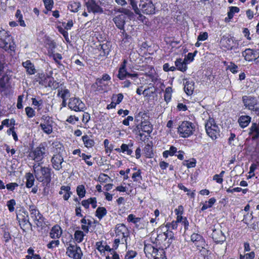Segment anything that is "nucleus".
<instances>
[{
  "label": "nucleus",
  "mask_w": 259,
  "mask_h": 259,
  "mask_svg": "<svg viewBox=\"0 0 259 259\" xmlns=\"http://www.w3.org/2000/svg\"><path fill=\"white\" fill-rule=\"evenodd\" d=\"M33 173L36 180L43 184L48 185L51 181V169L48 167H43L40 163H35L33 166Z\"/></svg>",
  "instance_id": "obj_1"
},
{
  "label": "nucleus",
  "mask_w": 259,
  "mask_h": 259,
  "mask_svg": "<svg viewBox=\"0 0 259 259\" xmlns=\"http://www.w3.org/2000/svg\"><path fill=\"white\" fill-rule=\"evenodd\" d=\"M130 5L132 6L133 9L135 13L139 15V17H142L141 14L142 12L144 14L152 15L155 13V7L153 2H148L147 3H140L139 9L137 7V2L136 0H129Z\"/></svg>",
  "instance_id": "obj_2"
},
{
  "label": "nucleus",
  "mask_w": 259,
  "mask_h": 259,
  "mask_svg": "<svg viewBox=\"0 0 259 259\" xmlns=\"http://www.w3.org/2000/svg\"><path fill=\"white\" fill-rule=\"evenodd\" d=\"M0 47L8 52L14 51L15 48L9 33L2 28H0Z\"/></svg>",
  "instance_id": "obj_3"
},
{
  "label": "nucleus",
  "mask_w": 259,
  "mask_h": 259,
  "mask_svg": "<svg viewBox=\"0 0 259 259\" xmlns=\"http://www.w3.org/2000/svg\"><path fill=\"white\" fill-rule=\"evenodd\" d=\"M195 131V126L192 122L188 121H184L178 128V132L180 137L186 138L193 135Z\"/></svg>",
  "instance_id": "obj_4"
},
{
  "label": "nucleus",
  "mask_w": 259,
  "mask_h": 259,
  "mask_svg": "<svg viewBox=\"0 0 259 259\" xmlns=\"http://www.w3.org/2000/svg\"><path fill=\"white\" fill-rule=\"evenodd\" d=\"M205 130L212 140H215L220 136V128L212 118H209L205 123Z\"/></svg>",
  "instance_id": "obj_5"
},
{
  "label": "nucleus",
  "mask_w": 259,
  "mask_h": 259,
  "mask_svg": "<svg viewBox=\"0 0 259 259\" xmlns=\"http://www.w3.org/2000/svg\"><path fill=\"white\" fill-rule=\"evenodd\" d=\"M126 63L127 61L124 59L119 68L117 77L122 80L125 79L126 77H130L134 81H136L138 78V74L137 73H130L127 72L126 68Z\"/></svg>",
  "instance_id": "obj_6"
},
{
  "label": "nucleus",
  "mask_w": 259,
  "mask_h": 259,
  "mask_svg": "<svg viewBox=\"0 0 259 259\" xmlns=\"http://www.w3.org/2000/svg\"><path fill=\"white\" fill-rule=\"evenodd\" d=\"M212 231L211 236L213 240L217 243L222 244L226 239V236L222 232L220 224H216L211 227Z\"/></svg>",
  "instance_id": "obj_7"
},
{
  "label": "nucleus",
  "mask_w": 259,
  "mask_h": 259,
  "mask_svg": "<svg viewBox=\"0 0 259 259\" xmlns=\"http://www.w3.org/2000/svg\"><path fill=\"white\" fill-rule=\"evenodd\" d=\"M46 152L45 147L40 145L38 147L32 150L29 153V156L35 162L40 163L44 158Z\"/></svg>",
  "instance_id": "obj_8"
},
{
  "label": "nucleus",
  "mask_w": 259,
  "mask_h": 259,
  "mask_svg": "<svg viewBox=\"0 0 259 259\" xmlns=\"http://www.w3.org/2000/svg\"><path fill=\"white\" fill-rule=\"evenodd\" d=\"M29 210L30 217L33 220L36 226L38 227H41L44 223V218L36 206L34 205H30Z\"/></svg>",
  "instance_id": "obj_9"
},
{
  "label": "nucleus",
  "mask_w": 259,
  "mask_h": 259,
  "mask_svg": "<svg viewBox=\"0 0 259 259\" xmlns=\"http://www.w3.org/2000/svg\"><path fill=\"white\" fill-rule=\"evenodd\" d=\"M38 82L46 88L50 87L55 89L58 87V83L54 80L53 77L49 75L45 76L43 74L39 76Z\"/></svg>",
  "instance_id": "obj_10"
},
{
  "label": "nucleus",
  "mask_w": 259,
  "mask_h": 259,
  "mask_svg": "<svg viewBox=\"0 0 259 259\" xmlns=\"http://www.w3.org/2000/svg\"><path fill=\"white\" fill-rule=\"evenodd\" d=\"M116 237L121 239V244L126 243L127 238L128 236V230L123 224H119L115 228Z\"/></svg>",
  "instance_id": "obj_11"
},
{
  "label": "nucleus",
  "mask_w": 259,
  "mask_h": 259,
  "mask_svg": "<svg viewBox=\"0 0 259 259\" xmlns=\"http://www.w3.org/2000/svg\"><path fill=\"white\" fill-rule=\"evenodd\" d=\"M68 106L71 110L75 112L83 111L85 109V105L78 98H71L69 99Z\"/></svg>",
  "instance_id": "obj_12"
},
{
  "label": "nucleus",
  "mask_w": 259,
  "mask_h": 259,
  "mask_svg": "<svg viewBox=\"0 0 259 259\" xmlns=\"http://www.w3.org/2000/svg\"><path fill=\"white\" fill-rule=\"evenodd\" d=\"M66 254L73 259H81L82 252L80 247L70 244L67 248Z\"/></svg>",
  "instance_id": "obj_13"
},
{
  "label": "nucleus",
  "mask_w": 259,
  "mask_h": 259,
  "mask_svg": "<svg viewBox=\"0 0 259 259\" xmlns=\"http://www.w3.org/2000/svg\"><path fill=\"white\" fill-rule=\"evenodd\" d=\"M85 5L89 13L101 14L103 12V9L94 0H88Z\"/></svg>",
  "instance_id": "obj_14"
},
{
  "label": "nucleus",
  "mask_w": 259,
  "mask_h": 259,
  "mask_svg": "<svg viewBox=\"0 0 259 259\" xmlns=\"http://www.w3.org/2000/svg\"><path fill=\"white\" fill-rule=\"evenodd\" d=\"M17 220L19 223L21 229L24 232L26 231L29 228H31L32 225L29 221L28 215H25L19 213L17 215Z\"/></svg>",
  "instance_id": "obj_15"
},
{
  "label": "nucleus",
  "mask_w": 259,
  "mask_h": 259,
  "mask_svg": "<svg viewBox=\"0 0 259 259\" xmlns=\"http://www.w3.org/2000/svg\"><path fill=\"white\" fill-rule=\"evenodd\" d=\"M127 221L134 224L137 228L142 229L144 228L146 224H148V222H145L141 218L136 217L135 215L130 214L128 215Z\"/></svg>",
  "instance_id": "obj_16"
},
{
  "label": "nucleus",
  "mask_w": 259,
  "mask_h": 259,
  "mask_svg": "<svg viewBox=\"0 0 259 259\" xmlns=\"http://www.w3.org/2000/svg\"><path fill=\"white\" fill-rule=\"evenodd\" d=\"M244 106L251 110H256L255 106L257 105V100L255 98L251 96H244L242 97Z\"/></svg>",
  "instance_id": "obj_17"
},
{
  "label": "nucleus",
  "mask_w": 259,
  "mask_h": 259,
  "mask_svg": "<svg viewBox=\"0 0 259 259\" xmlns=\"http://www.w3.org/2000/svg\"><path fill=\"white\" fill-rule=\"evenodd\" d=\"M93 88H96V90L99 92H107L108 89L109 82H106L97 78L96 82L93 84Z\"/></svg>",
  "instance_id": "obj_18"
},
{
  "label": "nucleus",
  "mask_w": 259,
  "mask_h": 259,
  "mask_svg": "<svg viewBox=\"0 0 259 259\" xmlns=\"http://www.w3.org/2000/svg\"><path fill=\"white\" fill-rule=\"evenodd\" d=\"M126 18V16L123 14L119 15L113 18V21L116 26L120 30H123V32L125 31L124 27Z\"/></svg>",
  "instance_id": "obj_19"
},
{
  "label": "nucleus",
  "mask_w": 259,
  "mask_h": 259,
  "mask_svg": "<svg viewBox=\"0 0 259 259\" xmlns=\"http://www.w3.org/2000/svg\"><path fill=\"white\" fill-rule=\"evenodd\" d=\"M242 56L244 57L245 60L247 61H251L258 57L255 50L250 49H247L243 51Z\"/></svg>",
  "instance_id": "obj_20"
},
{
  "label": "nucleus",
  "mask_w": 259,
  "mask_h": 259,
  "mask_svg": "<svg viewBox=\"0 0 259 259\" xmlns=\"http://www.w3.org/2000/svg\"><path fill=\"white\" fill-rule=\"evenodd\" d=\"M184 91L187 95H191L194 90V82L189 79L184 80Z\"/></svg>",
  "instance_id": "obj_21"
},
{
  "label": "nucleus",
  "mask_w": 259,
  "mask_h": 259,
  "mask_svg": "<svg viewBox=\"0 0 259 259\" xmlns=\"http://www.w3.org/2000/svg\"><path fill=\"white\" fill-rule=\"evenodd\" d=\"M63 161V157L59 154L54 155L51 159L53 167L57 170H59L62 168V163Z\"/></svg>",
  "instance_id": "obj_22"
},
{
  "label": "nucleus",
  "mask_w": 259,
  "mask_h": 259,
  "mask_svg": "<svg viewBox=\"0 0 259 259\" xmlns=\"http://www.w3.org/2000/svg\"><path fill=\"white\" fill-rule=\"evenodd\" d=\"M81 223V228L85 233L89 232V229L91 227L93 221L89 217H84L80 221Z\"/></svg>",
  "instance_id": "obj_23"
},
{
  "label": "nucleus",
  "mask_w": 259,
  "mask_h": 259,
  "mask_svg": "<svg viewBox=\"0 0 259 259\" xmlns=\"http://www.w3.org/2000/svg\"><path fill=\"white\" fill-rule=\"evenodd\" d=\"M191 240L198 246H201L202 248H203L205 241L201 235L197 233H193L191 235Z\"/></svg>",
  "instance_id": "obj_24"
},
{
  "label": "nucleus",
  "mask_w": 259,
  "mask_h": 259,
  "mask_svg": "<svg viewBox=\"0 0 259 259\" xmlns=\"http://www.w3.org/2000/svg\"><path fill=\"white\" fill-rule=\"evenodd\" d=\"M62 234L61 228L58 225H55L51 230L50 236L53 239H58Z\"/></svg>",
  "instance_id": "obj_25"
},
{
  "label": "nucleus",
  "mask_w": 259,
  "mask_h": 259,
  "mask_svg": "<svg viewBox=\"0 0 259 259\" xmlns=\"http://www.w3.org/2000/svg\"><path fill=\"white\" fill-rule=\"evenodd\" d=\"M22 65L26 69L28 74L30 75L35 74L36 70L34 66L30 60L23 62Z\"/></svg>",
  "instance_id": "obj_26"
},
{
  "label": "nucleus",
  "mask_w": 259,
  "mask_h": 259,
  "mask_svg": "<svg viewBox=\"0 0 259 259\" xmlns=\"http://www.w3.org/2000/svg\"><path fill=\"white\" fill-rule=\"evenodd\" d=\"M100 46V51H101L100 55L102 57L108 56L111 50V45L110 42H106L105 43L101 44Z\"/></svg>",
  "instance_id": "obj_27"
},
{
  "label": "nucleus",
  "mask_w": 259,
  "mask_h": 259,
  "mask_svg": "<svg viewBox=\"0 0 259 259\" xmlns=\"http://www.w3.org/2000/svg\"><path fill=\"white\" fill-rule=\"evenodd\" d=\"M140 126L141 131L147 133L148 135H150L153 131L152 125L149 121L145 120L142 121Z\"/></svg>",
  "instance_id": "obj_28"
},
{
  "label": "nucleus",
  "mask_w": 259,
  "mask_h": 259,
  "mask_svg": "<svg viewBox=\"0 0 259 259\" xmlns=\"http://www.w3.org/2000/svg\"><path fill=\"white\" fill-rule=\"evenodd\" d=\"M175 65L177 67L178 70L182 72H185L187 69L186 59L183 60L181 58L177 59L175 61Z\"/></svg>",
  "instance_id": "obj_29"
},
{
  "label": "nucleus",
  "mask_w": 259,
  "mask_h": 259,
  "mask_svg": "<svg viewBox=\"0 0 259 259\" xmlns=\"http://www.w3.org/2000/svg\"><path fill=\"white\" fill-rule=\"evenodd\" d=\"M250 121L251 117L248 115H242L238 119L239 125L242 128L247 127L250 122Z\"/></svg>",
  "instance_id": "obj_30"
},
{
  "label": "nucleus",
  "mask_w": 259,
  "mask_h": 259,
  "mask_svg": "<svg viewBox=\"0 0 259 259\" xmlns=\"http://www.w3.org/2000/svg\"><path fill=\"white\" fill-rule=\"evenodd\" d=\"M52 123V121L48 122H41L40 124L41 129L45 133L49 135L52 133L53 128Z\"/></svg>",
  "instance_id": "obj_31"
},
{
  "label": "nucleus",
  "mask_w": 259,
  "mask_h": 259,
  "mask_svg": "<svg viewBox=\"0 0 259 259\" xmlns=\"http://www.w3.org/2000/svg\"><path fill=\"white\" fill-rule=\"evenodd\" d=\"M82 140L85 147L88 148H92L95 145V142L94 140L87 135L82 137Z\"/></svg>",
  "instance_id": "obj_32"
},
{
  "label": "nucleus",
  "mask_w": 259,
  "mask_h": 259,
  "mask_svg": "<svg viewBox=\"0 0 259 259\" xmlns=\"http://www.w3.org/2000/svg\"><path fill=\"white\" fill-rule=\"evenodd\" d=\"M133 143L130 142L128 144H122L121 145V150L122 153H126L128 155H132L133 153L132 147L133 146Z\"/></svg>",
  "instance_id": "obj_33"
},
{
  "label": "nucleus",
  "mask_w": 259,
  "mask_h": 259,
  "mask_svg": "<svg viewBox=\"0 0 259 259\" xmlns=\"http://www.w3.org/2000/svg\"><path fill=\"white\" fill-rule=\"evenodd\" d=\"M25 179L26 180V186L28 188H30L33 186L34 182V177L32 173L27 172L25 175Z\"/></svg>",
  "instance_id": "obj_34"
},
{
  "label": "nucleus",
  "mask_w": 259,
  "mask_h": 259,
  "mask_svg": "<svg viewBox=\"0 0 259 259\" xmlns=\"http://www.w3.org/2000/svg\"><path fill=\"white\" fill-rule=\"evenodd\" d=\"M221 42L225 48L229 49L232 47L233 41L231 38L223 36L221 39Z\"/></svg>",
  "instance_id": "obj_35"
},
{
  "label": "nucleus",
  "mask_w": 259,
  "mask_h": 259,
  "mask_svg": "<svg viewBox=\"0 0 259 259\" xmlns=\"http://www.w3.org/2000/svg\"><path fill=\"white\" fill-rule=\"evenodd\" d=\"M177 150L178 149L176 147L171 146L169 150H165L163 152L162 155L164 158H167L168 156H172L177 152Z\"/></svg>",
  "instance_id": "obj_36"
},
{
  "label": "nucleus",
  "mask_w": 259,
  "mask_h": 259,
  "mask_svg": "<svg viewBox=\"0 0 259 259\" xmlns=\"http://www.w3.org/2000/svg\"><path fill=\"white\" fill-rule=\"evenodd\" d=\"M57 95L60 96L62 99L67 100L70 96V93L68 89H61V90H58Z\"/></svg>",
  "instance_id": "obj_37"
},
{
  "label": "nucleus",
  "mask_w": 259,
  "mask_h": 259,
  "mask_svg": "<svg viewBox=\"0 0 259 259\" xmlns=\"http://www.w3.org/2000/svg\"><path fill=\"white\" fill-rule=\"evenodd\" d=\"M107 211L104 207H99L96 211V217L99 220H101L107 214Z\"/></svg>",
  "instance_id": "obj_38"
},
{
  "label": "nucleus",
  "mask_w": 259,
  "mask_h": 259,
  "mask_svg": "<svg viewBox=\"0 0 259 259\" xmlns=\"http://www.w3.org/2000/svg\"><path fill=\"white\" fill-rule=\"evenodd\" d=\"M81 7V4L79 2H71L68 6V8L71 12H76L78 11L79 9Z\"/></svg>",
  "instance_id": "obj_39"
},
{
  "label": "nucleus",
  "mask_w": 259,
  "mask_h": 259,
  "mask_svg": "<svg viewBox=\"0 0 259 259\" xmlns=\"http://www.w3.org/2000/svg\"><path fill=\"white\" fill-rule=\"evenodd\" d=\"M215 202L216 199L215 198L212 197L210 198L208 201H205V202L203 203L201 208V210L204 211L208 208L211 207L212 205L215 203Z\"/></svg>",
  "instance_id": "obj_40"
},
{
  "label": "nucleus",
  "mask_w": 259,
  "mask_h": 259,
  "mask_svg": "<svg viewBox=\"0 0 259 259\" xmlns=\"http://www.w3.org/2000/svg\"><path fill=\"white\" fill-rule=\"evenodd\" d=\"M84 236L85 234L83 232L80 230H77L74 233V239L76 242L80 243L83 241Z\"/></svg>",
  "instance_id": "obj_41"
},
{
  "label": "nucleus",
  "mask_w": 259,
  "mask_h": 259,
  "mask_svg": "<svg viewBox=\"0 0 259 259\" xmlns=\"http://www.w3.org/2000/svg\"><path fill=\"white\" fill-rule=\"evenodd\" d=\"M166 240V236L164 232H159L156 238V242L158 244L163 243Z\"/></svg>",
  "instance_id": "obj_42"
},
{
  "label": "nucleus",
  "mask_w": 259,
  "mask_h": 259,
  "mask_svg": "<svg viewBox=\"0 0 259 259\" xmlns=\"http://www.w3.org/2000/svg\"><path fill=\"white\" fill-rule=\"evenodd\" d=\"M172 88L167 87L165 89L164 95V100L166 103H168L171 98Z\"/></svg>",
  "instance_id": "obj_43"
},
{
  "label": "nucleus",
  "mask_w": 259,
  "mask_h": 259,
  "mask_svg": "<svg viewBox=\"0 0 259 259\" xmlns=\"http://www.w3.org/2000/svg\"><path fill=\"white\" fill-rule=\"evenodd\" d=\"M16 18L18 19V21L21 26L25 27L26 24L24 21L23 20V15L20 10H17L15 14Z\"/></svg>",
  "instance_id": "obj_44"
},
{
  "label": "nucleus",
  "mask_w": 259,
  "mask_h": 259,
  "mask_svg": "<svg viewBox=\"0 0 259 259\" xmlns=\"http://www.w3.org/2000/svg\"><path fill=\"white\" fill-rule=\"evenodd\" d=\"M240 11V9L238 7H229V11L228 12V17L229 19H232L234 14L238 13Z\"/></svg>",
  "instance_id": "obj_45"
},
{
  "label": "nucleus",
  "mask_w": 259,
  "mask_h": 259,
  "mask_svg": "<svg viewBox=\"0 0 259 259\" xmlns=\"http://www.w3.org/2000/svg\"><path fill=\"white\" fill-rule=\"evenodd\" d=\"M76 192L78 196L80 198H83L84 197L85 195V190L84 186L82 185L77 186L76 188Z\"/></svg>",
  "instance_id": "obj_46"
},
{
  "label": "nucleus",
  "mask_w": 259,
  "mask_h": 259,
  "mask_svg": "<svg viewBox=\"0 0 259 259\" xmlns=\"http://www.w3.org/2000/svg\"><path fill=\"white\" fill-rule=\"evenodd\" d=\"M253 219V216L252 214V212L249 213H247L246 214H244L243 216V219L242 220V222L246 225H248L249 223H251Z\"/></svg>",
  "instance_id": "obj_47"
},
{
  "label": "nucleus",
  "mask_w": 259,
  "mask_h": 259,
  "mask_svg": "<svg viewBox=\"0 0 259 259\" xmlns=\"http://www.w3.org/2000/svg\"><path fill=\"white\" fill-rule=\"evenodd\" d=\"M79 156L82 158L88 165L92 166L93 165V162L89 160V159H90L92 157L91 155H87L85 153H81V155H79Z\"/></svg>",
  "instance_id": "obj_48"
},
{
  "label": "nucleus",
  "mask_w": 259,
  "mask_h": 259,
  "mask_svg": "<svg viewBox=\"0 0 259 259\" xmlns=\"http://www.w3.org/2000/svg\"><path fill=\"white\" fill-rule=\"evenodd\" d=\"M164 232L166 234V239H168L167 244L169 245L171 243L172 240L174 239V233L171 231H170L169 230V229H167L166 231H165Z\"/></svg>",
  "instance_id": "obj_49"
},
{
  "label": "nucleus",
  "mask_w": 259,
  "mask_h": 259,
  "mask_svg": "<svg viewBox=\"0 0 259 259\" xmlns=\"http://www.w3.org/2000/svg\"><path fill=\"white\" fill-rule=\"evenodd\" d=\"M16 205V201L14 199H11L7 201V206L10 212H13L15 210L14 206Z\"/></svg>",
  "instance_id": "obj_50"
},
{
  "label": "nucleus",
  "mask_w": 259,
  "mask_h": 259,
  "mask_svg": "<svg viewBox=\"0 0 259 259\" xmlns=\"http://www.w3.org/2000/svg\"><path fill=\"white\" fill-rule=\"evenodd\" d=\"M60 244L59 240H52L47 245V246L49 249H53L54 248L58 247Z\"/></svg>",
  "instance_id": "obj_51"
},
{
  "label": "nucleus",
  "mask_w": 259,
  "mask_h": 259,
  "mask_svg": "<svg viewBox=\"0 0 259 259\" xmlns=\"http://www.w3.org/2000/svg\"><path fill=\"white\" fill-rule=\"evenodd\" d=\"M134 182H139L142 180L141 171L138 170L137 172H134L132 177Z\"/></svg>",
  "instance_id": "obj_52"
},
{
  "label": "nucleus",
  "mask_w": 259,
  "mask_h": 259,
  "mask_svg": "<svg viewBox=\"0 0 259 259\" xmlns=\"http://www.w3.org/2000/svg\"><path fill=\"white\" fill-rule=\"evenodd\" d=\"M96 249L102 254L103 253H105L104 248L105 245L103 244V242L102 241H98L96 243Z\"/></svg>",
  "instance_id": "obj_53"
},
{
  "label": "nucleus",
  "mask_w": 259,
  "mask_h": 259,
  "mask_svg": "<svg viewBox=\"0 0 259 259\" xmlns=\"http://www.w3.org/2000/svg\"><path fill=\"white\" fill-rule=\"evenodd\" d=\"M52 57H53V58L55 62L58 65H62V64L61 63V62H60V60L62 59L61 54H60L59 53L53 54L52 55Z\"/></svg>",
  "instance_id": "obj_54"
},
{
  "label": "nucleus",
  "mask_w": 259,
  "mask_h": 259,
  "mask_svg": "<svg viewBox=\"0 0 259 259\" xmlns=\"http://www.w3.org/2000/svg\"><path fill=\"white\" fill-rule=\"evenodd\" d=\"M178 222H177L176 221H174L171 223H167L165 225V227L167 229H172V230H175L177 229L178 228Z\"/></svg>",
  "instance_id": "obj_55"
},
{
  "label": "nucleus",
  "mask_w": 259,
  "mask_h": 259,
  "mask_svg": "<svg viewBox=\"0 0 259 259\" xmlns=\"http://www.w3.org/2000/svg\"><path fill=\"white\" fill-rule=\"evenodd\" d=\"M45 8L48 11H51L53 6V0H43Z\"/></svg>",
  "instance_id": "obj_56"
},
{
  "label": "nucleus",
  "mask_w": 259,
  "mask_h": 259,
  "mask_svg": "<svg viewBox=\"0 0 259 259\" xmlns=\"http://www.w3.org/2000/svg\"><path fill=\"white\" fill-rule=\"evenodd\" d=\"M25 112L27 116L29 118H32L35 116L34 110L30 107H27L25 108Z\"/></svg>",
  "instance_id": "obj_57"
},
{
  "label": "nucleus",
  "mask_w": 259,
  "mask_h": 259,
  "mask_svg": "<svg viewBox=\"0 0 259 259\" xmlns=\"http://www.w3.org/2000/svg\"><path fill=\"white\" fill-rule=\"evenodd\" d=\"M238 66L234 63L231 62L230 65L228 66L227 69L229 70L232 73H236L238 72Z\"/></svg>",
  "instance_id": "obj_58"
},
{
  "label": "nucleus",
  "mask_w": 259,
  "mask_h": 259,
  "mask_svg": "<svg viewBox=\"0 0 259 259\" xmlns=\"http://www.w3.org/2000/svg\"><path fill=\"white\" fill-rule=\"evenodd\" d=\"M137 252L134 251V250H128L125 256H124V258L125 259H132L133 258H134L136 255H137Z\"/></svg>",
  "instance_id": "obj_59"
},
{
  "label": "nucleus",
  "mask_w": 259,
  "mask_h": 259,
  "mask_svg": "<svg viewBox=\"0 0 259 259\" xmlns=\"http://www.w3.org/2000/svg\"><path fill=\"white\" fill-rule=\"evenodd\" d=\"M110 179V177L106 174H101L99 177V181L101 183H105L109 181Z\"/></svg>",
  "instance_id": "obj_60"
},
{
  "label": "nucleus",
  "mask_w": 259,
  "mask_h": 259,
  "mask_svg": "<svg viewBox=\"0 0 259 259\" xmlns=\"http://www.w3.org/2000/svg\"><path fill=\"white\" fill-rule=\"evenodd\" d=\"M256 165L255 164H252L249 167V176L248 179H250L254 176V171L256 169Z\"/></svg>",
  "instance_id": "obj_61"
},
{
  "label": "nucleus",
  "mask_w": 259,
  "mask_h": 259,
  "mask_svg": "<svg viewBox=\"0 0 259 259\" xmlns=\"http://www.w3.org/2000/svg\"><path fill=\"white\" fill-rule=\"evenodd\" d=\"M208 33L206 32H200L198 36L197 40L204 41L208 38Z\"/></svg>",
  "instance_id": "obj_62"
},
{
  "label": "nucleus",
  "mask_w": 259,
  "mask_h": 259,
  "mask_svg": "<svg viewBox=\"0 0 259 259\" xmlns=\"http://www.w3.org/2000/svg\"><path fill=\"white\" fill-rule=\"evenodd\" d=\"M196 160L193 159L192 161H185L184 163V165L186 166L188 168L194 167L196 166Z\"/></svg>",
  "instance_id": "obj_63"
},
{
  "label": "nucleus",
  "mask_w": 259,
  "mask_h": 259,
  "mask_svg": "<svg viewBox=\"0 0 259 259\" xmlns=\"http://www.w3.org/2000/svg\"><path fill=\"white\" fill-rule=\"evenodd\" d=\"M239 256L243 257V259H253L255 257V253L253 251H251L244 255L240 254Z\"/></svg>",
  "instance_id": "obj_64"
}]
</instances>
